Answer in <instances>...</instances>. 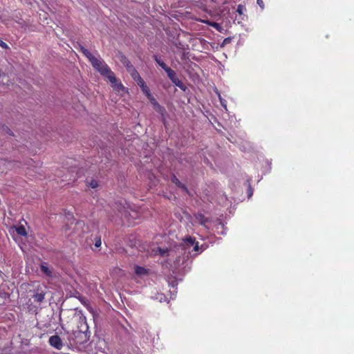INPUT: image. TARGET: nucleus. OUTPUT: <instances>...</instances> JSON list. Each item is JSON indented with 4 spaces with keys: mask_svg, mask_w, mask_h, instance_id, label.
Here are the masks:
<instances>
[{
    "mask_svg": "<svg viewBox=\"0 0 354 354\" xmlns=\"http://www.w3.org/2000/svg\"><path fill=\"white\" fill-rule=\"evenodd\" d=\"M127 71L129 73L130 75H131L132 73H133L137 70L136 69V68L132 64L131 66H129V68H127Z\"/></svg>",
    "mask_w": 354,
    "mask_h": 354,
    "instance_id": "nucleus-25",
    "label": "nucleus"
},
{
    "mask_svg": "<svg viewBox=\"0 0 354 354\" xmlns=\"http://www.w3.org/2000/svg\"><path fill=\"white\" fill-rule=\"evenodd\" d=\"M92 66L98 71L101 75L105 77L111 83H115L117 78L114 73L111 70L109 66L101 58H92L91 62Z\"/></svg>",
    "mask_w": 354,
    "mask_h": 354,
    "instance_id": "nucleus-2",
    "label": "nucleus"
},
{
    "mask_svg": "<svg viewBox=\"0 0 354 354\" xmlns=\"http://www.w3.org/2000/svg\"><path fill=\"white\" fill-rule=\"evenodd\" d=\"M0 46H1L3 48H8V46L2 40L0 39Z\"/></svg>",
    "mask_w": 354,
    "mask_h": 354,
    "instance_id": "nucleus-28",
    "label": "nucleus"
},
{
    "mask_svg": "<svg viewBox=\"0 0 354 354\" xmlns=\"http://www.w3.org/2000/svg\"><path fill=\"white\" fill-rule=\"evenodd\" d=\"M192 246L194 247V251L198 252L199 250V243L198 241H196Z\"/></svg>",
    "mask_w": 354,
    "mask_h": 354,
    "instance_id": "nucleus-27",
    "label": "nucleus"
},
{
    "mask_svg": "<svg viewBox=\"0 0 354 354\" xmlns=\"http://www.w3.org/2000/svg\"><path fill=\"white\" fill-rule=\"evenodd\" d=\"M175 46L179 49H184V46L180 42L175 43Z\"/></svg>",
    "mask_w": 354,
    "mask_h": 354,
    "instance_id": "nucleus-29",
    "label": "nucleus"
},
{
    "mask_svg": "<svg viewBox=\"0 0 354 354\" xmlns=\"http://www.w3.org/2000/svg\"><path fill=\"white\" fill-rule=\"evenodd\" d=\"M151 104L153 106L155 104H156L157 100L156 98L151 94V92L148 93V94L145 95Z\"/></svg>",
    "mask_w": 354,
    "mask_h": 354,
    "instance_id": "nucleus-21",
    "label": "nucleus"
},
{
    "mask_svg": "<svg viewBox=\"0 0 354 354\" xmlns=\"http://www.w3.org/2000/svg\"><path fill=\"white\" fill-rule=\"evenodd\" d=\"M171 181L175 184L178 187L182 189L185 192H188L187 187L183 184L175 174H173L171 177Z\"/></svg>",
    "mask_w": 354,
    "mask_h": 354,
    "instance_id": "nucleus-5",
    "label": "nucleus"
},
{
    "mask_svg": "<svg viewBox=\"0 0 354 354\" xmlns=\"http://www.w3.org/2000/svg\"><path fill=\"white\" fill-rule=\"evenodd\" d=\"M137 84L142 89L143 93L145 95L150 92L149 88L147 86L143 79H140V80H139Z\"/></svg>",
    "mask_w": 354,
    "mask_h": 354,
    "instance_id": "nucleus-9",
    "label": "nucleus"
},
{
    "mask_svg": "<svg viewBox=\"0 0 354 354\" xmlns=\"http://www.w3.org/2000/svg\"><path fill=\"white\" fill-rule=\"evenodd\" d=\"M245 10V6H243V5L239 4V5L237 6L236 12H237L239 15H242Z\"/></svg>",
    "mask_w": 354,
    "mask_h": 354,
    "instance_id": "nucleus-23",
    "label": "nucleus"
},
{
    "mask_svg": "<svg viewBox=\"0 0 354 354\" xmlns=\"http://www.w3.org/2000/svg\"><path fill=\"white\" fill-rule=\"evenodd\" d=\"M212 26H213L214 28H215L218 30L219 28V24L216 22H214L212 24Z\"/></svg>",
    "mask_w": 354,
    "mask_h": 354,
    "instance_id": "nucleus-31",
    "label": "nucleus"
},
{
    "mask_svg": "<svg viewBox=\"0 0 354 354\" xmlns=\"http://www.w3.org/2000/svg\"><path fill=\"white\" fill-rule=\"evenodd\" d=\"M102 244L101 238L100 236H96L95 238V246L96 248H99Z\"/></svg>",
    "mask_w": 354,
    "mask_h": 354,
    "instance_id": "nucleus-24",
    "label": "nucleus"
},
{
    "mask_svg": "<svg viewBox=\"0 0 354 354\" xmlns=\"http://www.w3.org/2000/svg\"><path fill=\"white\" fill-rule=\"evenodd\" d=\"M130 214L129 213V212H128L127 209H124V216H125V217H127V214Z\"/></svg>",
    "mask_w": 354,
    "mask_h": 354,
    "instance_id": "nucleus-32",
    "label": "nucleus"
},
{
    "mask_svg": "<svg viewBox=\"0 0 354 354\" xmlns=\"http://www.w3.org/2000/svg\"><path fill=\"white\" fill-rule=\"evenodd\" d=\"M157 252L162 257H166L169 254V250L167 248L164 249V248H158Z\"/></svg>",
    "mask_w": 354,
    "mask_h": 354,
    "instance_id": "nucleus-20",
    "label": "nucleus"
},
{
    "mask_svg": "<svg viewBox=\"0 0 354 354\" xmlns=\"http://www.w3.org/2000/svg\"><path fill=\"white\" fill-rule=\"evenodd\" d=\"M40 268H41V271L44 274H45L46 276H48V277H51L52 276V271L46 265L41 264V266H40Z\"/></svg>",
    "mask_w": 354,
    "mask_h": 354,
    "instance_id": "nucleus-14",
    "label": "nucleus"
},
{
    "mask_svg": "<svg viewBox=\"0 0 354 354\" xmlns=\"http://www.w3.org/2000/svg\"><path fill=\"white\" fill-rule=\"evenodd\" d=\"M131 76L136 82L142 79L137 71L132 73Z\"/></svg>",
    "mask_w": 354,
    "mask_h": 354,
    "instance_id": "nucleus-22",
    "label": "nucleus"
},
{
    "mask_svg": "<svg viewBox=\"0 0 354 354\" xmlns=\"http://www.w3.org/2000/svg\"><path fill=\"white\" fill-rule=\"evenodd\" d=\"M80 50L83 55L89 60L90 62L92 61V58L95 57L88 50L83 46L80 47Z\"/></svg>",
    "mask_w": 354,
    "mask_h": 354,
    "instance_id": "nucleus-12",
    "label": "nucleus"
},
{
    "mask_svg": "<svg viewBox=\"0 0 354 354\" xmlns=\"http://www.w3.org/2000/svg\"><path fill=\"white\" fill-rule=\"evenodd\" d=\"M48 342L51 346L55 348L57 350H60L63 347L62 340L60 337L57 335L51 336L49 338Z\"/></svg>",
    "mask_w": 354,
    "mask_h": 354,
    "instance_id": "nucleus-4",
    "label": "nucleus"
},
{
    "mask_svg": "<svg viewBox=\"0 0 354 354\" xmlns=\"http://www.w3.org/2000/svg\"><path fill=\"white\" fill-rule=\"evenodd\" d=\"M8 133H9L10 135H12V131L10 129H8Z\"/></svg>",
    "mask_w": 354,
    "mask_h": 354,
    "instance_id": "nucleus-33",
    "label": "nucleus"
},
{
    "mask_svg": "<svg viewBox=\"0 0 354 354\" xmlns=\"http://www.w3.org/2000/svg\"><path fill=\"white\" fill-rule=\"evenodd\" d=\"M196 220L202 225H205V224L207 222L208 218H206L203 214L198 213L194 215Z\"/></svg>",
    "mask_w": 354,
    "mask_h": 354,
    "instance_id": "nucleus-10",
    "label": "nucleus"
},
{
    "mask_svg": "<svg viewBox=\"0 0 354 354\" xmlns=\"http://www.w3.org/2000/svg\"><path fill=\"white\" fill-rule=\"evenodd\" d=\"M153 106L156 111L160 113L161 114H163L164 112L165 111V108L160 105V104L158 102H156V104H155Z\"/></svg>",
    "mask_w": 354,
    "mask_h": 354,
    "instance_id": "nucleus-18",
    "label": "nucleus"
},
{
    "mask_svg": "<svg viewBox=\"0 0 354 354\" xmlns=\"http://www.w3.org/2000/svg\"><path fill=\"white\" fill-rule=\"evenodd\" d=\"M231 41V39L230 37H227L225 38L223 41V44H227L228 43H230Z\"/></svg>",
    "mask_w": 354,
    "mask_h": 354,
    "instance_id": "nucleus-30",
    "label": "nucleus"
},
{
    "mask_svg": "<svg viewBox=\"0 0 354 354\" xmlns=\"http://www.w3.org/2000/svg\"><path fill=\"white\" fill-rule=\"evenodd\" d=\"M86 185L92 188H97L99 186L97 180L92 179L90 181L86 180Z\"/></svg>",
    "mask_w": 354,
    "mask_h": 354,
    "instance_id": "nucleus-17",
    "label": "nucleus"
},
{
    "mask_svg": "<svg viewBox=\"0 0 354 354\" xmlns=\"http://www.w3.org/2000/svg\"><path fill=\"white\" fill-rule=\"evenodd\" d=\"M154 60L156 61V62L165 71L166 70H167V68H169V67L167 66V64L161 59V58L157 55H154L153 56Z\"/></svg>",
    "mask_w": 354,
    "mask_h": 354,
    "instance_id": "nucleus-8",
    "label": "nucleus"
},
{
    "mask_svg": "<svg viewBox=\"0 0 354 354\" xmlns=\"http://www.w3.org/2000/svg\"><path fill=\"white\" fill-rule=\"evenodd\" d=\"M15 231L18 235L23 236H27V232L26 230V228L24 225H19L18 227H15Z\"/></svg>",
    "mask_w": 354,
    "mask_h": 354,
    "instance_id": "nucleus-13",
    "label": "nucleus"
},
{
    "mask_svg": "<svg viewBox=\"0 0 354 354\" xmlns=\"http://www.w3.org/2000/svg\"><path fill=\"white\" fill-rule=\"evenodd\" d=\"M153 106L156 111L160 113L161 114H163L164 112L165 111V108L160 105V104L158 102H156V104H155Z\"/></svg>",
    "mask_w": 354,
    "mask_h": 354,
    "instance_id": "nucleus-19",
    "label": "nucleus"
},
{
    "mask_svg": "<svg viewBox=\"0 0 354 354\" xmlns=\"http://www.w3.org/2000/svg\"><path fill=\"white\" fill-rule=\"evenodd\" d=\"M257 3L262 10L264 9L265 5L263 0H257Z\"/></svg>",
    "mask_w": 354,
    "mask_h": 354,
    "instance_id": "nucleus-26",
    "label": "nucleus"
},
{
    "mask_svg": "<svg viewBox=\"0 0 354 354\" xmlns=\"http://www.w3.org/2000/svg\"><path fill=\"white\" fill-rule=\"evenodd\" d=\"M135 273L138 276H144L148 274V270L140 266H135Z\"/></svg>",
    "mask_w": 354,
    "mask_h": 354,
    "instance_id": "nucleus-7",
    "label": "nucleus"
},
{
    "mask_svg": "<svg viewBox=\"0 0 354 354\" xmlns=\"http://www.w3.org/2000/svg\"><path fill=\"white\" fill-rule=\"evenodd\" d=\"M167 73V75L169 80L172 82L173 84H174L176 86L179 87L180 88L185 90V86L182 82L177 77L176 72L172 70L171 68H167V70L165 71Z\"/></svg>",
    "mask_w": 354,
    "mask_h": 354,
    "instance_id": "nucleus-3",
    "label": "nucleus"
},
{
    "mask_svg": "<svg viewBox=\"0 0 354 354\" xmlns=\"http://www.w3.org/2000/svg\"><path fill=\"white\" fill-rule=\"evenodd\" d=\"M32 298L34 299V301L40 304L44 300L45 292L44 291L36 292L32 295Z\"/></svg>",
    "mask_w": 354,
    "mask_h": 354,
    "instance_id": "nucleus-6",
    "label": "nucleus"
},
{
    "mask_svg": "<svg viewBox=\"0 0 354 354\" xmlns=\"http://www.w3.org/2000/svg\"><path fill=\"white\" fill-rule=\"evenodd\" d=\"M120 61L126 68H129L132 65L130 60L123 54H121L120 55Z\"/></svg>",
    "mask_w": 354,
    "mask_h": 354,
    "instance_id": "nucleus-11",
    "label": "nucleus"
},
{
    "mask_svg": "<svg viewBox=\"0 0 354 354\" xmlns=\"http://www.w3.org/2000/svg\"><path fill=\"white\" fill-rule=\"evenodd\" d=\"M113 86L117 91H124L125 89V87L123 86V84L120 82L116 81L115 83H112Z\"/></svg>",
    "mask_w": 354,
    "mask_h": 354,
    "instance_id": "nucleus-16",
    "label": "nucleus"
},
{
    "mask_svg": "<svg viewBox=\"0 0 354 354\" xmlns=\"http://www.w3.org/2000/svg\"><path fill=\"white\" fill-rule=\"evenodd\" d=\"M184 242L187 246H192L196 242V239L190 236L185 237Z\"/></svg>",
    "mask_w": 354,
    "mask_h": 354,
    "instance_id": "nucleus-15",
    "label": "nucleus"
},
{
    "mask_svg": "<svg viewBox=\"0 0 354 354\" xmlns=\"http://www.w3.org/2000/svg\"><path fill=\"white\" fill-rule=\"evenodd\" d=\"M91 337V331L86 322V317H80L77 324V330L73 332L69 337L71 344L77 348H85Z\"/></svg>",
    "mask_w": 354,
    "mask_h": 354,
    "instance_id": "nucleus-1",
    "label": "nucleus"
}]
</instances>
